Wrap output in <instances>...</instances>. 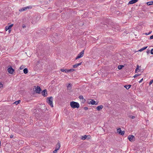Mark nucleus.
I'll use <instances>...</instances> for the list:
<instances>
[{
  "label": "nucleus",
  "mask_w": 153,
  "mask_h": 153,
  "mask_svg": "<svg viewBox=\"0 0 153 153\" xmlns=\"http://www.w3.org/2000/svg\"><path fill=\"white\" fill-rule=\"evenodd\" d=\"M70 105L71 107L73 108H78L79 107V103L77 102L74 101L71 102Z\"/></svg>",
  "instance_id": "nucleus-1"
},
{
  "label": "nucleus",
  "mask_w": 153,
  "mask_h": 153,
  "mask_svg": "<svg viewBox=\"0 0 153 153\" xmlns=\"http://www.w3.org/2000/svg\"><path fill=\"white\" fill-rule=\"evenodd\" d=\"M53 98L52 97H48L47 99V103L51 107H53Z\"/></svg>",
  "instance_id": "nucleus-2"
},
{
  "label": "nucleus",
  "mask_w": 153,
  "mask_h": 153,
  "mask_svg": "<svg viewBox=\"0 0 153 153\" xmlns=\"http://www.w3.org/2000/svg\"><path fill=\"white\" fill-rule=\"evenodd\" d=\"M128 139L129 140V141L132 142L135 141V138L134 135H131L128 136Z\"/></svg>",
  "instance_id": "nucleus-3"
},
{
  "label": "nucleus",
  "mask_w": 153,
  "mask_h": 153,
  "mask_svg": "<svg viewBox=\"0 0 153 153\" xmlns=\"http://www.w3.org/2000/svg\"><path fill=\"white\" fill-rule=\"evenodd\" d=\"M32 8V7L30 6L24 7L23 8L19 9V11L20 12H22L26 10L27 9H30Z\"/></svg>",
  "instance_id": "nucleus-4"
},
{
  "label": "nucleus",
  "mask_w": 153,
  "mask_h": 153,
  "mask_svg": "<svg viewBox=\"0 0 153 153\" xmlns=\"http://www.w3.org/2000/svg\"><path fill=\"white\" fill-rule=\"evenodd\" d=\"M84 52V50L80 52L78 54L77 56L76 57V59H78L82 57L83 56Z\"/></svg>",
  "instance_id": "nucleus-5"
},
{
  "label": "nucleus",
  "mask_w": 153,
  "mask_h": 153,
  "mask_svg": "<svg viewBox=\"0 0 153 153\" xmlns=\"http://www.w3.org/2000/svg\"><path fill=\"white\" fill-rule=\"evenodd\" d=\"M34 87L35 88V91L36 93L39 94L40 93V91H42L40 87L38 86H37L36 88V86H35Z\"/></svg>",
  "instance_id": "nucleus-6"
},
{
  "label": "nucleus",
  "mask_w": 153,
  "mask_h": 153,
  "mask_svg": "<svg viewBox=\"0 0 153 153\" xmlns=\"http://www.w3.org/2000/svg\"><path fill=\"white\" fill-rule=\"evenodd\" d=\"M117 132L119 134L122 135H124L125 133V131H122L120 128H119L117 129Z\"/></svg>",
  "instance_id": "nucleus-7"
},
{
  "label": "nucleus",
  "mask_w": 153,
  "mask_h": 153,
  "mask_svg": "<svg viewBox=\"0 0 153 153\" xmlns=\"http://www.w3.org/2000/svg\"><path fill=\"white\" fill-rule=\"evenodd\" d=\"M7 71L10 74H12L14 71V69H13L11 66H10L9 68H8Z\"/></svg>",
  "instance_id": "nucleus-8"
},
{
  "label": "nucleus",
  "mask_w": 153,
  "mask_h": 153,
  "mask_svg": "<svg viewBox=\"0 0 153 153\" xmlns=\"http://www.w3.org/2000/svg\"><path fill=\"white\" fill-rule=\"evenodd\" d=\"M91 136L90 135H84V136H82L81 137V139L83 140H85L86 139H90Z\"/></svg>",
  "instance_id": "nucleus-9"
},
{
  "label": "nucleus",
  "mask_w": 153,
  "mask_h": 153,
  "mask_svg": "<svg viewBox=\"0 0 153 153\" xmlns=\"http://www.w3.org/2000/svg\"><path fill=\"white\" fill-rule=\"evenodd\" d=\"M42 95L44 97H45L47 96V90L46 89L44 90L42 92Z\"/></svg>",
  "instance_id": "nucleus-10"
},
{
  "label": "nucleus",
  "mask_w": 153,
  "mask_h": 153,
  "mask_svg": "<svg viewBox=\"0 0 153 153\" xmlns=\"http://www.w3.org/2000/svg\"><path fill=\"white\" fill-rule=\"evenodd\" d=\"M138 0H131L129 2L128 4H132L135 3L138 1Z\"/></svg>",
  "instance_id": "nucleus-11"
},
{
  "label": "nucleus",
  "mask_w": 153,
  "mask_h": 153,
  "mask_svg": "<svg viewBox=\"0 0 153 153\" xmlns=\"http://www.w3.org/2000/svg\"><path fill=\"white\" fill-rule=\"evenodd\" d=\"M97 103H96L95 101L93 100H91V101L90 102V104H91L92 105H97Z\"/></svg>",
  "instance_id": "nucleus-12"
},
{
  "label": "nucleus",
  "mask_w": 153,
  "mask_h": 153,
  "mask_svg": "<svg viewBox=\"0 0 153 153\" xmlns=\"http://www.w3.org/2000/svg\"><path fill=\"white\" fill-rule=\"evenodd\" d=\"M103 108V106L102 105H100V106H98L96 109L98 111H100L101 109H102Z\"/></svg>",
  "instance_id": "nucleus-13"
},
{
  "label": "nucleus",
  "mask_w": 153,
  "mask_h": 153,
  "mask_svg": "<svg viewBox=\"0 0 153 153\" xmlns=\"http://www.w3.org/2000/svg\"><path fill=\"white\" fill-rule=\"evenodd\" d=\"M82 64V62H80L79 63H77L75 65H73V67L74 68H76L79 65H81Z\"/></svg>",
  "instance_id": "nucleus-14"
},
{
  "label": "nucleus",
  "mask_w": 153,
  "mask_h": 153,
  "mask_svg": "<svg viewBox=\"0 0 153 153\" xmlns=\"http://www.w3.org/2000/svg\"><path fill=\"white\" fill-rule=\"evenodd\" d=\"M60 144L58 143L56 145V149H57V150H59L60 149Z\"/></svg>",
  "instance_id": "nucleus-15"
},
{
  "label": "nucleus",
  "mask_w": 153,
  "mask_h": 153,
  "mask_svg": "<svg viewBox=\"0 0 153 153\" xmlns=\"http://www.w3.org/2000/svg\"><path fill=\"white\" fill-rule=\"evenodd\" d=\"M131 85H125L124 86V87L127 89H128L131 86Z\"/></svg>",
  "instance_id": "nucleus-16"
},
{
  "label": "nucleus",
  "mask_w": 153,
  "mask_h": 153,
  "mask_svg": "<svg viewBox=\"0 0 153 153\" xmlns=\"http://www.w3.org/2000/svg\"><path fill=\"white\" fill-rule=\"evenodd\" d=\"M13 24H12L9 25V26H8V28L9 29V30L8 31L9 33H10V32L11 30H10V29H11V27L13 26Z\"/></svg>",
  "instance_id": "nucleus-17"
},
{
  "label": "nucleus",
  "mask_w": 153,
  "mask_h": 153,
  "mask_svg": "<svg viewBox=\"0 0 153 153\" xmlns=\"http://www.w3.org/2000/svg\"><path fill=\"white\" fill-rule=\"evenodd\" d=\"M124 67V66L123 65H119L118 66L117 68L120 70L123 67Z\"/></svg>",
  "instance_id": "nucleus-18"
},
{
  "label": "nucleus",
  "mask_w": 153,
  "mask_h": 153,
  "mask_svg": "<svg viewBox=\"0 0 153 153\" xmlns=\"http://www.w3.org/2000/svg\"><path fill=\"white\" fill-rule=\"evenodd\" d=\"M23 72L25 74H27L28 72V70L27 69V68H24L23 70Z\"/></svg>",
  "instance_id": "nucleus-19"
},
{
  "label": "nucleus",
  "mask_w": 153,
  "mask_h": 153,
  "mask_svg": "<svg viewBox=\"0 0 153 153\" xmlns=\"http://www.w3.org/2000/svg\"><path fill=\"white\" fill-rule=\"evenodd\" d=\"M147 4L148 5H150L153 4V1H151L149 2H147Z\"/></svg>",
  "instance_id": "nucleus-20"
},
{
  "label": "nucleus",
  "mask_w": 153,
  "mask_h": 153,
  "mask_svg": "<svg viewBox=\"0 0 153 153\" xmlns=\"http://www.w3.org/2000/svg\"><path fill=\"white\" fill-rule=\"evenodd\" d=\"M148 47L147 46H146V47H143L141 49H140L138 51H140V52H141L142 51H143L146 49Z\"/></svg>",
  "instance_id": "nucleus-21"
},
{
  "label": "nucleus",
  "mask_w": 153,
  "mask_h": 153,
  "mask_svg": "<svg viewBox=\"0 0 153 153\" xmlns=\"http://www.w3.org/2000/svg\"><path fill=\"white\" fill-rule=\"evenodd\" d=\"M59 36V34L57 33H55L53 36V37L56 39H58V37Z\"/></svg>",
  "instance_id": "nucleus-22"
},
{
  "label": "nucleus",
  "mask_w": 153,
  "mask_h": 153,
  "mask_svg": "<svg viewBox=\"0 0 153 153\" xmlns=\"http://www.w3.org/2000/svg\"><path fill=\"white\" fill-rule=\"evenodd\" d=\"M68 70L66 69H61L60 70L62 72H65V73H68V71H67Z\"/></svg>",
  "instance_id": "nucleus-23"
},
{
  "label": "nucleus",
  "mask_w": 153,
  "mask_h": 153,
  "mask_svg": "<svg viewBox=\"0 0 153 153\" xmlns=\"http://www.w3.org/2000/svg\"><path fill=\"white\" fill-rule=\"evenodd\" d=\"M75 71V70L74 69H70L68 70L67 71L68 72H72Z\"/></svg>",
  "instance_id": "nucleus-24"
},
{
  "label": "nucleus",
  "mask_w": 153,
  "mask_h": 153,
  "mask_svg": "<svg viewBox=\"0 0 153 153\" xmlns=\"http://www.w3.org/2000/svg\"><path fill=\"white\" fill-rule=\"evenodd\" d=\"M20 101H21L20 100L17 101H15V102H14V103L16 105H18V104H19L20 103Z\"/></svg>",
  "instance_id": "nucleus-25"
},
{
  "label": "nucleus",
  "mask_w": 153,
  "mask_h": 153,
  "mask_svg": "<svg viewBox=\"0 0 153 153\" xmlns=\"http://www.w3.org/2000/svg\"><path fill=\"white\" fill-rule=\"evenodd\" d=\"M71 84H69L67 86V88L69 89H71Z\"/></svg>",
  "instance_id": "nucleus-26"
},
{
  "label": "nucleus",
  "mask_w": 153,
  "mask_h": 153,
  "mask_svg": "<svg viewBox=\"0 0 153 153\" xmlns=\"http://www.w3.org/2000/svg\"><path fill=\"white\" fill-rule=\"evenodd\" d=\"M139 66L137 65V68H136L135 69V73H137V71L138 70H139Z\"/></svg>",
  "instance_id": "nucleus-27"
},
{
  "label": "nucleus",
  "mask_w": 153,
  "mask_h": 153,
  "mask_svg": "<svg viewBox=\"0 0 153 153\" xmlns=\"http://www.w3.org/2000/svg\"><path fill=\"white\" fill-rule=\"evenodd\" d=\"M140 75V74H136L133 77L134 78H135L137 76H139Z\"/></svg>",
  "instance_id": "nucleus-28"
},
{
  "label": "nucleus",
  "mask_w": 153,
  "mask_h": 153,
  "mask_svg": "<svg viewBox=\"0 0 153 153\" xmlns=\"http://www.w3.org/2000/svg\"><path fill=\"white\" fill-rule=\"evenodd\" d=\"M79 98L80 99L82 100L83 99H84L83 96L82 95H80L79 96Z\"/></svg>",
  "instance_id": "nucleus-29"
},
{
  "label": "nucleus",
  "mask_w": 153,
  "mask_h": 153,
  "mask_svg": "<svg viewBox=\"0 0 153 153\" xmlns=\"http://www.w3.org/2000/svg\"><path fill=\"white\" fill-rule=\"evenodd\" d=\"M153 82V79L151 80L149 83V85H151Z\"/></svg>",
  "instance_id": "nucleus-30"
},
{
  "label": "nucleus",
  "mask_w": 153,
  "mask_h": 153,
  "mask_svg": "<svg viewBox=\"0 0 153 153\" xmlns=\"http://www.w3.org/2000/svg\"><path fill=\"white\" fill-rule=\"evenodd\" d=\"M24 68V66L23 65H22L20 67L19 69L20 70H22Z\"/></svg>",
  "instance_id": "nucleus-31"
},
{
  "label": "nucleus",
  "mask_w": 153,
  "mask_h": 153,
  "mask_svg": "<svg viewBox=\"0 0 153 153\" xmlns=\"http://www.w3.org/2000/svg\"><path fill=\"white\" fill-rule=\"evenodd\" d=\"M3 87V84H2L1 82H0V88H2Z\"/></svg>",
  "instance_id": "nucleus-32"
},
{
  "label": "nucleus",
  "mask_w": 153,
  "mask_h": 153,
  "mask_svg": "<svg viewBox=\"0 0 153 153\" xmlns=\"http://www.w3.org/2000/svg\"><path fill=\"white\" fill-rule=\"evenodd\" d=\"M5 29L6 31H7L8 30H9V29L8 28V26H6L5 27Z\"/></svg>",
  "instance_id": "nucleus-33"
},
{
  "label": "nucleus",
  "mask_w": 153,
  "mask_h": 153,
  "mask_svg": "<svg viewBox=\"0 0 153 153\" xmlns=\"http://www.w3.org/2000/svg\"><path fill=\"white\" fill-rule=\"evenodd\" d=\"M58 150L56 149H55L53 151V153H56Z\"/></svg>",
  "instance_id": "nucleus-34"
},
{
  "label": "nucleus",
  "mask_w": 153,
  "mask_h": 153,
  "mask_svg": "<svg viewBox=\"0 0 153 153\" xmlns=\"http://www.w3.org/2000/svg\"><path fill=\"white\" fill-rule=\"evenodd\" d=\"M85 101H86V100L85 99H82V103H84Z\"/></svg>",
  "instance_id": "nucleus-35"
},
{
  "label": "nucleus",
  "mask_w": 153,
  "mask_h": 153,
  "mask_svg": "<svg viewBox=\"0 0 153 153\" xmlns=\"http://www.w3.org/2000/svg\"><path fill=\"white\" fill-rule=\"evenodd\" d=\"M150 53L152 54H153V48L151 50Z\"/></svg>",
  "instance_id": "nucleus-36"
},
{
  "label": "nucleus",
  "mask_w": 153,
  "mask_h": 153,
  "mask_svg": "<svg viewBox=\"0 0 153 153\" xmlns=\"http://www.w3.org/2000/svg\"><path fill=\"white\" fill-rule=\"evenodd\" d=\"M22 27L23 28H25L26 27V26L25 25L23 24L22 25Z\"/></svg>",
  "instance_id": "nucleus-37"
},
{
  "label": "nucleus",
  "mask_w": 153,
  "mask_h": 153,
  "mask_svg": "<svg viewBox=\"0 0 153 153\" xmlns=\"http://www.w3.org/2000/svg\"><path fill=\"white\" fill-rule=\"evenodd\" d=\"M84 108L85 110H87L88 109V108L87 107H84Z\"/></svg>",
  "instance_id": "nucleus-38"
},
{
  "label": "nucleus",
  "mask_w": 153,
  "mask_h": 153,
  "mask_svg": "<svg viewBox=\"0 0 153 153\" xmlns=\"http://www.w3.org/2000/svg\"><path fill=\"white\" fill-rule=\"evenodd\" d=\"M153 39V35L151 36L150 37V39Z\"/></svg>",
  "instance_id": "nucleus-39"
},
{
  "label": "nucleus",
  "mask_w": 153,
  "mask_h": 153,
  "mask_svg": "<svg viewBox=\"0 0 153 153\" xmlns=\"http://www.w3.org/2000/svg\"><path fill=\"white\" fill-rule=\"evenodd\" d=\"M150 50H147L146 53L147 54H149L150 53Z\"/></svg>",
  "instance_id": "nucleus-40"
},
{
  "label": "nucleus",
  "mask_w": 153,
  "mask_h": 153,
  "mask_svg": "<svg viewBox=\"0 0 153 153\" xmlns=\"http://www.w3.org/2000/svg\"><path fill=\"white\" fill-rule=\"evenodd\" d=\"M143 78H142V79H141V80L139 81V83L143 81Z\"/></svg>",
  "instance_id": "nucleus-41"
},
{
  "label": "nucleus",
  "mask_w": 153,
  "mask_h": 153,
  "mask_svg": "<svg viewBox=\"0 0 153 153\" xmlns=\"http://www.w3.org/2000/svg\"><path fill=\"white\" fill-rule=\"evenodd\" d=\"M135 117L134 116H131V118L132 119H133Z\"/></svg>",
  "instance_id": "nucleus-42"
},
{
  "label": "nucleus",
  "mask_w": 153,
  "mask_h": 153,
  "mask_svg": "<svg viewBox=\"0 0 153 153\" xmlns=\"http://www.w3.org/2000/svg\"><path fill=\"white\" fill-rule=\"evenodd\" d=\"M13 137V135H11L10 137V138H12Z\"/></svg>",
  "instance_id": "nucleus-43"
},
{
  "label": "nucleus",
  "mask_w": 153,
  "mask_h": 153,
  "mask_svg": "<svg viewBox=\"0 0 153 153\" xmlns=\"http://www.w3.org/2000/svg\"><path fill=\"white\" fill-rule=\"evenodd\" d=\"M151 33V31L149 32L148 33V35L150 34Z\"/></svg>",
  "instance_id": "nucleus-44"
},
{
  "label": "nucleus",
  "mask_w": 153,
  "mask_h": 153,
  "mask_svg": "<svg viewBox=\"0 0 153 153\" xmlns=\"http://www.w3.org/2000/svg\"><path fill=\"white\" fill-rule=\"evenodd\" d=\"M145 34H146V35H148V33H145Z\"/></svg>",
  "instance_id": "nucleus-45"
},
{
  "label": "nucleus",
  "mask_w": 153,
  "mask_h": 153,
  "mask_svg": "<svg viewBox=\"0 0 153 153\" xmlns=\"http://www.w3.org/2000/svg\"><path fill=\"white\" fill-rule=\"evenodd\" d=\"M152 109L153 110V107H152Z\"/></svg>",
  "instance_id": "nucleus-46"
}]
</instances>
